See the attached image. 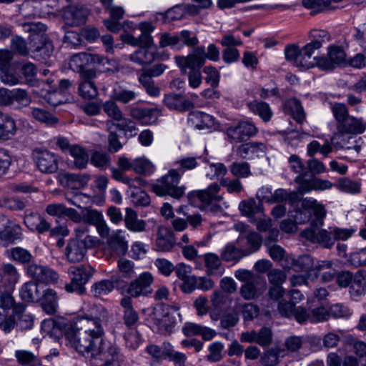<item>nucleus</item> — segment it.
<instances>
[{
    "mask_svg": "<svg viewBox=\"0 0 366 366\" xmlns=\"http://www.w3.org/2000/svg\"><path fill=\"white\" fill-rule=\"evenodd\" d=\"M160 112L157 108L133 107L130 109V115L142 124L149 125L157 121Z\"/></svg>",
    "mask_w": 366,
    "mask_h": 366,
    "instance_id": "28",
    "label": "nucleus"
},
{
    "mask_svg": "<svg viewBox=\"0 0 366 366\" xmlns=\"http://www.w3.org/2000/svg\"><path fill=\"white\" fill-rule=\"evenodd\" d=\"M138 94L136 92L119 86L113 89L111 98L114 101L126 104L135 100Z\"/></svg>",
    "mask_w": 366,
    "mask_h": 366,
    "instance_id": "55",
    "label": "nucleus"
},
{
    "mask_svg": "<svg viewBox=\"0 0 366 366\" xmlns=\"http://www.w3.org/2000/svg\"><path fill=\"white\" fill-rule=\"evenodd\" d=\"M68 345L77 352L84 355L90 353L93 356L94 350H97L106 342H101L93 338L92 336L78 328L76 330L68 332L65 335Z\"/></svg>",
    "mask_w": 366,
    "mask_h": 366,
    "instance_id": "5",
    "label": "nucleus"
},
{
    "mask_svg": "<svg viewBox=\"0 0 366 366\" xmlns=\"http://www.w3.org/2000/svg\"><path fill=\"white\" fill-rule=\"evenodd\" d=\"M337 187L344 192L350 194H358L361 192V184L360 182L346 177L340 178L338 180Z\"/></svg>",
    "mask_w": 366,
    "mask_h": 366,
    "instance_id": "63",
    "label": "nucleus"
},
{
    "mask_svg": "<svg viewBox=\"0 0 366 366\" xmlns=\"http://www.w3.org/2000/svg\"><path fill=\"white\" fill-rule=\"evenodd\" d=\"M189 121H191L199 129L209 128L214 124V118L206 113L202 112H194L189 114Z\"/></svg>",
    "mask_w": 366,
    "mask_h": 366,
    "instance_id": "53",
    "label": "nucleus"
},
{
    "mask_svg": "<svg viewBox=\"0 0 366 366\" xmlns=\"http://www.w3.org/2000/svg\"><path fill=\"white\" fill-rule=\"evenodd\" d=\"M153 282L152 275L145 272L141 274L137 278L132 281L127 289L128 297L131 298L140 296H147L152 292L151 285Z\"/></svg>",
    "mask_w": 366,
    "mask_h": 366,
    "instance_id": "16",
    "label": "nucleus"
},
{
    "mask_svg": "<svg viewBox=\"0 0 366 366\" xmlns=\"http://www.w3.org/2000/svg\"><path fill=\"white\" fill-rule=\"evenodd\" d=\"M176 243L173 232L165 227H159L157 232L156 246L158 250L170 251Z\"/></svg>",
    "mask_w": 366,
    "mask_h": 366,
    "instance_id": "35",
    "label": "nucleus"
},
{
    "mask_svg": "<svg viewBox=\"0 0 366 366\" xmlns=\"http://www.w3.org/2000/svg\"><path fill=\"white\" fill-rule=\"evenodd\" d=\"M89 178L87 174L65 173L60 176L59 180L64 187L75 189L85 187Z\"/></svg>",
    "mask_w": 366,
    "mask_h": 366,
    "instance_id": "31",
    "label": "nucleus"
},
{
    "mask_svg": "<svg viewBox=\"0 0 366 366\" xmlns=\"http://www.w3.org/2000/svg\"><path fill=\"white\" fill-rule=\"evenodd\" d=\"M34 162L36 168L44 174H54L59 168L57 156L47 149H36L33 152Z\"/></svg>",
    "mask_w": 366,
    "mask_h": 366,
    "instance_id": "10",
    "label": "nucleus"
},
{
    "mask_svg": "<svg viewBox=\"0 0 366 366\" xmlns=\"http://www.w3.org/2000/svg\"><path fill=\"white\" fill-rule=\"evenodd\" d=\"M3 229L0 230V246L6 247L21 239V227L4 217Z\"/></svg>",
    "mask_w": 366,
    "mask_h": 366,
    "instance_id": "22",
    "label": "nucleus"
},
{
    "mask_svg": "<svg viewBox=\"0 0 366 366\" xmlns=\"http://www.w3.org/2000/svg\"><path fill=\"white\" fill-rule=\"evenodd\" d=\"M287 261L290 264L288 267L292 268L296 272L308 271L311 269L315 270V264L310 255L304 254L298 258L289 257Z\"/></svg>",
    "mask_w": 366,
    "mask_h": 366,
    "instance_id": "43",
    "label": "nucleus"
},
{
    "mask_svg": "<svg viewBox=\"0 0 366 366\" xmlns=\"http://www.w3.org/2000/svg\"><path fill=\"white\" fill-rule=\"evenodd\" d=\"M102 109L104 113L112 120L116 122H123L124 121H130L124 117V114L120 107L112 98L110 100L106 101L103 105Z\"/></svg>",
    "mask_w": 366,
    "mask_h": 366,
    "instance_id": "52",
    "label": "nucleus"
},
{
    "mask_svg": "<svg viewBox=\"0 0 366 366\" xmlns=\"http://www.w3.org/2000/svg\"><path fill=\"white\" fill-rule=\"evenodd\" d=\"M287 107L290 109L293 119L300 124H302L305 119V114L300 100L291 99L287 102Z\"/></svg>",
    "mask_w": 366,
    "mask_h": 366,
    "instance_id": "62",
    "label": "nucleus"
},
{
    "mask_svg": "<svg viewBox=\"0 0 366 366\" xmlns=\"http://www.w3.org/2000/svg\"><path fill=\"white\" fill-rule=\"evenodd\" d=\"M203 52L202 49H194L187 56L174 57L175 63L182 74L187 73V69L190 70L188 74L189 84L194 89L199 87L202 83L200 68L204 65Z\"/></svg>",
    "mask_w": 366,
    "mask_h": 366,
    "instance_id": "1",
    "label": "nucleus"
},
{
    "mask_svg": "<svg viewBox=\"0 0 366 366\" xmlns=\"http://www.w3.org/2000/svg\"><path fill=\"white\" fill-rule=\"evenodd\" d=\"M204 265L208 275H221L223 272L221 259L214 253H206L203 256Z\"/></svg>",
    "mask_w": 366,
    "mask_h": 366,
    "instance_id": "46",
    "label": "nucleus"
},
{
    "mask_svg": "<svg viewBox=\"0 0 366 366\" xmlns=\"http://www.w3.org/2000/svg\"><path fill=\"white\" fill-rule=\"evenodd\" d=\"M54 51L52 42L44 39L40 46H38L33 51L34 58L39 61H44L49 58Z\"/></svg>",
    "mask_w": 366,
    "mask_h": 366,
    "instance_id": "60",
    "label": "nucleus"
},
{
    "mask_svg": "<svg viewBox=\"0 0 366 366\" xmlns=\"http://www.w3.org/2000/svg\"><path fill=\"white\" fill-rule=\"evenodd\" d=\"M27 274L37 282L54 283L58 280V274L51 268L41 264L31 263L26 268Z\"/></svg>",
    "mask_w": 366,
    "mask_h": 366,
    "instance_id": "18",
    "label": "nucleus"
},
{
    "mask_svg": "<svg viewBox=\"0 0 366 366\" xmlns=\"http://www.w3.org/2000/svg\"><path fill=\"white\" fill-rule=\"evenodd\" d=\"M346 54L340 46L328 47L327 56L315 57L317 66L323 71H331L345 63Z\"/></svg>",
    "mask_w": 366,
    "mask_h": 366,
    "instance_id": "8",
    "label": "nucleus"
},
{
    "mask_svg": "<svg viewBox=\"0 0 366 366\" xmlns=\"http://www.w3.org/2000/svg\"><path fill=\"white\" fill-rule=\"evenodd\" d=\"M120 305L123 307L124 322L128 327L134 326L139 320V315L133 308V301L130 297H124L120 300Z\"/></svg>",
    "mask_w": 366,
    "mask_h": 366,
    "instance_id": "38",
    "label": "nucleus"
},
{
    "mask_svg": "<svg viewBox=\"0 0 366 366\" xmlns=\"http://www.w3.org/2000/svg\"><path fill=\"white\" fill-rule=\"evenodd\" d=\"M138 79L147 95L151 97H158L160 95L159 86L150 76L140 74Z\"/></svg>",
    "mask_w": 366,
    "mask_h": 366,
    "instance_id": "59",
    "label": "nucleus"
},
{
    "mask_svg": "<svg viewBox=\"0 0 366 366\" xmlns=\"http://www.w3.org/2000/svg\"><path fill=\"white\" fill-rule=\"evenodd\" d=\"M315 276L321 277L324 282H330L333 280L337 275V270L333 267V262L331 260L318 261L315 267Z\"/></svg>",
    "mask_w": 366,
    "mask_h": 366,
    "instance_id": "37",
    "label": "nucleus"
},
{
    "mask_svg": "<svg viewBox=\"0 0 366 366\" xmlns=\"http://www.w3.org/2000/svg\"><path fill=\"white\" fill-rule=\"evenodd\" d=\"M58 300L56 291L50 288L43 290L39 300L43 311L49 315H55L59 307Z\"/></svg>",
    "mask_w": 366,
    "mask_h": 366,
    "instance_id": "30",
    "label": "nucleus"
},
{
    "mask_svg": "<svg viewBox=\"0 0 366 366\" xmlns=\"http://www.w3.org/2000/svg\"><path fill=\"white\" fill-rule=\"evenodd\" d=\"M10 258L20 264H31L34 257L29 250L16 247L10 249Z\"/></svg>",
    "mask_w": 366,
    "mask_h": 366,
    "instance_id": "58",
    "label": "nucleus"
},
{
    "mask_svg": "<svg viewBox=\"0 0 366 366\" xmlns=\"http://www.w3.org/2000/svg\"><path fill=\"white\" fill-rule=\"evenodd\" d=\"M1 276V286L8 290H13L15 285L19 282L20 274L15 266L6 263L0 268Z\"/></svg>",
    "mask_w": 366,
    "mask_h": 366,
    "instance_id": "29",
    "label": "nucleus"
},
{
    "mask_svg": "<svg viewBox=\"0 0 366 366\" xmlns=\"http://www.w3.org/2000/svg\"><path fill=\"white\" fill-rule=\"evenodd\" d=\"M247 256L242 246L237 244V241L227 243L222 249L221 259L225 262H239L242 257Z\"/></svg>",
    "mask_w": 366,
    "mask_h": 366,
    "instance_id": "36",
    "label": "nucleus"
},
{
    "mask_svg": "<svg viewBox=\"0 0 366 366\" xmlns=\"http://www.w3.org/2000/svg\"><path fill=\"white\" fill-rule=\"evenodd\" d=\"M301 236L314 244H318L325 249H330L334 244L332 227L327 229L306 228L301 232Z\"/></svg>",
    "mask_w": 366,
    "mask_h": 366,
    "instance_id": "11",
    "label": "nucleus"
},
{
    "mask_svg": "<svg viewBox=\"0 0 366 366\" xmlns=\"http://www.w3.org/2000/svg\"><path fill=\"white\" fill-rule=\"evenodd\" d=\"M199 161L208 163V161L202 157H183L176 162L179 165V168L177 169L182 175L187 170L195 169L199 165Z\"/></svg>",
    "mask_w": 366,
    "mask_h": 366,
    "instance_id": "57",
    "label": "nucleus"
},
{
    "mask_svg": "<svg viewBox=\"0 0 366 366\" xmlns=\"http://www.w3.org/2000/svg\"><path fill=\"white\" fill-rule=\"evenodd\" d=\"M97 71H84L81 74L78 91L79 95L85 99H92L98 96V89L94 82Z\"/></svg>",
    "mask_w": 366,
    "mask_h": 366,
    "instance_id": "17",
    "label": "nucleus"
},
{
    "mask_svg": "<svg viewBox=\"0 0 366 366\" xmlns=\"http://www.w3.org/2000/svg\"><path fill=\"white\" fill-rule=\"evenodd\" d=\"M95 244L96 238L90 235H86L84 239H69L64 249L66 259L70 263L80 262L84 259L87 249L93 247Z\"/></svg>",
    "mask_w": 366,
    "mask_h": 366,
    "instance_id": "7",
    "label": "nucleus"
},
{
    "mask_svg": "<svg viewBox=\"0 0 366 366\" xmlns=\"http://www.w3.org/2000/svg\"><path fill=\"white\" fill-rule=\"evenodd\" d=\"M295 182L298 184L297 189L300 194L310 192L312 190L323 191L330 189L333 184L327 179L320 178L304 179L302 176H297Z\"/></svg>",
    "mask_w": 366,
    "mask_h": 366,
    "instance_id": "21",
    "label": "nucleus"
},
{
    "mask_svg": "<svg viewBox=\"0 0 366 366\" xmlns=\"http://www.w3.org/2000/svg\"><path fill=\"white\" fill-rule=\"evenodd\" d=\"M241 303L237 300L232 308V312H228L222 315L220 320L222 327L227 329L237 325L239 321V312L241 311Z\"/></svg>",
    "mask_w": 366,
    "mask_h": 366,
    "instance_id": "56",
    "label": "nucleus"
},
{
    "mask_svg": "<svg viewBox=\"0 0 366 366\" xmlns=\"http://www.w3.org/2000/svg\"><path fill=\"white\" fill-rule=\"evenodd\" d=\"M108 59L102 55L90 53H80L72 56L70 66L79 74L84 71H96L94 69L87 68L89 64H104Z\"/></svg>",
    "mask_w": 366,
    "mask_h": 366,
    "instance_id": "12",
    "label": "nucleus"
},
{
    "mask_svg": "<svg viewBox=\"0 0 366 366\" xmlns=\"http://www.w3.org/2000/svg\"><path fill=\"white\" fill-rule=\"evenodd\" d=\"M97 313L95 315H86L80 320L81 329L88 333L93 338L101 342H105L104 326L109 320V313L103 307H97Z\"/></svg>",
    "mask_w": 366,
    "mask_h": 366,
    "instance_id": "4",
    "label": "nucleus"
},
{
    "mask_svg": "<svg viewBox=\"0 0 366 366\" xmlns=\"http://www.w3.org/2000/svg\"><path fill=\"white\" fill-rule=\"evenodd\" d=\"M257 132L256 127L248 122H240L235 126H231L226 130L228 141L230 143H239L248 140Z\"/></svg>",
    "mask_w": 366,
    "mask_h": 366,
    "instance_id": "15",
    "label": "nucleus"
},
{
    "mask_svg": "<svg viewBox=\"0 0 366 366\" xmlns=\"http://www.w3.org/2000/svg\"><path fill=\"white\" fill-rule=\"evenodd\" d=\"M118 166L122 170H133L137 174L150 175L154 170L153 164L144 157L134 159L122 156L119 158Z\"/></svg>",
    "mask_w": 366,
    "mask_h": 366,
    "instance_id": "14",
    "label": "nucleus"
},
{
    "mask_svg": "<svg viewBox=\"0 0 366 366\" xmlns=\"http://www.w3.org/2000/svg\"><path fill=\"white\" fill-rule=\"evenodd\" d=\"M266 147L263 143L252 142L241 144L237 149V154L242 159H246L250 154L264 153Z\"/></svg>",
    "mask_w": 366,
    "mask_h": 366,
    "instance_id": "51",
    "label": "nucleus"
},
{
    "mask_svg": "<svg viewBox=\"0 0 366 366\" xmlns=\"http://www.w3.org/2000/svg\"><path fill=\"white\" fill-rule=\"evenodd\" d=\"M16 132L15 120L7 114H0V139H11Z\"/></svg>",
    "mask_w": 366,
    "mask_h": 366,
    "instance_id": "45",
    "label": "nucleus"
},
{
    "mask_svg": "<svg viewBox=\"0 0 366 366\" xmlns=\"http://www.w3.org/2000/svg\"><path fill=\"white\" fill-rule=\"evenodd\" d=\"M302 206L305 210L312 211L315 217V219L312 222V227L323 226L327 211L322 203L312 197H306L302 199Z\"/></svg>",
    "mask_w": 366,
    "mask_h": 366,
    "instance_id": "26",
    "label": "nucleus"
},
{
    "mask_svg": "<svg viewBox=\"0 0 366 366\" xmlns=\"http://www.w3.org/2000/svg\"><path fill=\"white\" fill-rule=\"evenodd\" d=\"M348 134L338 131L332 135L330 142L336 149H347L355 150L359 153L361 149V138H357L356 136L350 135Z\"/></svg>",
    "mask_w": 366,
    "mask_h": 366,
    "instance_id": "19",
    "label": "nucleus"
},
{
    "mask_svg": "<svg viewBox=\"0 0 366 366\" xmlns=\"http://www.w3.org/2000/svg\"><path fill=\"white\" fill-rule=\"evenodd\" d=\"M261 286H264V283L260 277L246 282L240 288V295L246 300H254L262 293Z\"/></svg>",
    "mask_w": 366,
    "mask_h": 366,
    "instance_id": "42",
    "label": "nucleus"
},
{
    "mask_svg": "<svg viewBox=\"0 0 366 366\" xmlns=\"http://www.w3.org/2000/svg\"><path fill=\"white\" fill-rule=\"evenodd\" d=\"M89 11L84 6H70L63 13V20L67 26H79L86 21Z\"/></svg>",
    "mask_w": 366,
    "mask_h": 366,
    "instance_id": "23",
    "label": "nucleus"
},
{
    "mask_svg": "<svg viewBox=\"0 0 366 366\" xmlns=\"http://www.w3.org/2000/svg\"><path fill=\"white\" fill-rule=\"evenodd\" d=\"M124 233V232L119 229L108 237L106 251L109 253L110 256H123L127 252L128 241Z\"/></svg>",
    "mask_w": 366,
    "mask_h": 366,
    "instance_id": "20",
    "label": "nucleus"
},
{
    "mask_svg": "<svg viewBox=\"0 0 366 366\" xmlns=\"http://www.w3.org/2000/svg\"><path fill=\"white\" fill-rule=\"evenodd\" d=\"M31 99L28 92L22 89H12L11 106L16 104V107L21 108L27 107Z\"/></svg>",
    "mask_w": 366,
    "mask_h": 366,
    "instance_id": "61",
    "label": "nucleus"
},
{
    "mask_svg": "<svg viewBox=\"0 0 366 366\" xmlns=\"http://www.w3.org/2000/svg\"><path fill=\"white\" fill-rule=\"evenodd\" d=\"M366 289V272L364 270L357 271L355 275L352 274V282L350 285V292L356 296L362 295Z\"/></svg>",
    "mask_w": 366,
    "mask_h": 366,
    "instance_id": "54",
    "label": "nucleus"
},
{
    "mask_svg": "<svg viewBox=\"0 0 366 366\" xmlns=\"http://www.w3.org/2000/svg\"><path fill=\"white\" fill-rule=\"evenodd\" d=\"M247 106L250 112L257 114L264 122L269 121L272 116L269 105L264 102L254 100L247 102Z\"/></svg>",
    "mask_w": 366,
    "mask_h": 366,
    "instance_id": "48",
    "label": "nucleus"
},
{
    "mask_svg": "<svg viewBox=\"0 0 366 366\" xmlns=\"http://www.w3.org/2000/svg\"><path fill=\"white\" fill-rule=\"evenodd\" d=\"M220 185L218 183H212L204 189L195 190L188 193L187 199L190 204L202 209H209L212 212H217L222 210V207L217 202L222 200V197L218 193Z\"/></svg>",
    "mask_w": 366,
    "mask_h": 366,
    "instance_id": "2",
    "label": "nucleus"
},
{
    "mask_svg": "<svg viewBox=\"0 0 366 366\" xmlns=\"http://www.w3.org/2000/svg\"><path fill=\"white\" fill-rule=\"evenodd\" d=\"M114 287V279H104L94 283L91 287V292L94 297L102 298L112 292Z\"/></svg>",
    "mask_w": 366,
    "mask_h": 366,
    "instance_id": "49",
    "label": "nucleus"
},
{
    "mask_svg": "<svg viewBox=\"0 0 366 366\" xmlns=\"http://www.w3.org/2000/svg\"><path fill=\"white\" fill-rule=\"evenodd\" d=\"M42 290L36 282H28L24 284L20 290V296L25 302H39Z\"/></svg>",
    "mask_w": 366,
    "mask_h": 366,
    "instance_id": "40",
    "label": "nucleus"
},
{
    "mask_svg": "<svg viewBox=\"0 0 366 366\" xmlns=\"http://www.w3.org/2000/svg\"><path fill=\"white\" fill-rule=\"evenodd\" d=\"M182 174L177 169H171L152 185V191L158 196H170L179 199L184 196L186 187L178 186Z\"/></svg>",
    "mask_w": 366,
    "mask_h": 366,
    "instance_id": "3",
    "label": "nucleus"
},
{
    "mask_svg": "<svg viewBox=\"0 0 366 366\" xmlns=\"http://www.w3.org/2000/svg\"><path fill=\"white\" fill-rule=\"evenodd\" d=\"M94 272V268L89 264H81L69 269V273L72 275L71 278L84 287L93 276Z\"/></svg>",
    "mask_w": 366,
    "mask_h": 366,
    "instance_id": "39",
    "label": "nucleus"
},
{
    "mask_svg": "<svg viewBox=\"0 0 366 366\" xmlns=\"http://www.w3.org/2000/svg\"><path fill=\"white\" fill-rule=\"evenodd\" d=\"M320 49V44L316 42L312 44L309 42L305 44L302 49H300V61L299 64L302 66V68L310 69L316 65V60L312 61V57L315 51Z\"/></svg>",
    "mask_w": 366,
    "mask_h": 366,
    "instance_id": "44",
    "label": "nucleus"
},
{
    "mask_svg": "<svg viewBox=\"0 0 366 366\" xmlns=\"http://www.w3.org/2000/svg\"><path fill=\"white\" fill-rule=\"evenodd\" d=\"M162 55L149 47H140L129 55V59L139 65L150 64L155 60L162 59Z\"/></svg>",
    "mask_w": 366,
    "mask_h": 366,
    "instance_id": "27",
    "label": "nucleus"
},
{
    "mask_svg": "<svg viewBox=\"0 0 366 366\" xmlns=\"http://www.w3.org/2000/svg\"><path fill=\"white\" fill-rule=\"evenodd\" d=\"M69 154L74 158V165L76 168L79 169L86 168L89 157L85 148L79 144H74Z\"/></svg>",
    "mask_w": 366,
    "mask_h": 366,
    "instance_id": "47",
    "label": "nucleus"
},
{
    "mask_svg": "<svg viewBox=\"0 0 366 366\" xmlns=\"http://www.w3.org/2000/svg\"><path fill=\"white\" fill-rule=\"evenodd\" d=\"M124 361L120 348L110 342H105L94 350V354L89 358L91 366H122Z\"/></svg>",
    "mask_w": 366,
    "mask_h": 366,
    "instance_id": "6",
    "label": "nucleus"
},
{
    "mask_svg": "<svg viewBox=\"0 0 366 366\" xmlns=\"http://www.w3.org/2000/svg\"><path fill=\"white\" fill-rule=\"evenodd\" d=\"M106 127L109 133L108 136V151L111 153H115L122 147V144L119 141L118 135L116 133L117 129L132 132L136 129L131 121L114 123L112 120H107L106 122Z\"/></svg>",
    "mask_w": 366,
    "mask_h": 366,
    "instance_id": "13",
    "label": "nucleus"
},
{
    "mask_svg": "<svg viewBox=\"0 0 366 366\" xmlns=\"http://www.w3.org/2000/svg\"><path fill=\"white\" fill-rule=\"evenodd\" d=\"M163 103L168 109L179 112H185L194 107L193 102L180 94L173 92L164 95Z\"/></svg>",
    "mask_w": 366,
    "mask_h": 366,
    "instance_id": "24",
    "label": "nucleus"
},
{
    "mask_svg": "<svg viewBox=\"0 0 366 366\" xmlns=\"http://www.w3.org/2000/svg\"><path fill=\"white\" fill-rule=\"evenodd\" d=\"M31 114L35 119L46 125L54 126L58 123V119L44 109L34 108Z\"/></svg>",
    "mask_w": 366,
    "mask_h": 366,
    "instance_id": "64",
    "label": "nucleus"
},
{
    "mask_svg": "<svg viewBox=\"0 0 366 366\" xmlns=\"http://www.w3.org/2000/svg\"><path fill=\"white\" fill-rule=\"evenodd\" d=\"M182 330L187 337L201 335L202 339L206 341L212 340L216 335V332L214 330L192 322H186Z\"/></svg>",
    "mask_w": 366,
    "mask_h": 366,
    "instance_id": "32",
    "label": "nucleus"
},
{
    "mask_svg": "<svg viewBox=\"0 0 366 366\" xmlns=\"http://www.w3.org/2000/svg\"><path fill=\"white\" fill-rule=\"evenodd\" d=\"M237 244L242 246L247 256L257 251L262 244V238L255 232L242 233L237 239Z\"/></svg>",
    "mask_w": 366,
    "mask_h": 366,
    "instance_id": "25",
    "label": "nucleus"
},
{
    "mask_svg": "<svg viewBox=\"0 0 366 366\" xmlns=\"http://www.w3.org/2000/svg\"><path fill=\"white\" fill-rule=\"evenodd\" d=\"M26 307L19 303L14 307L12 317L14 318L15 325L21 330H30L34 325V317L31 314L25 313Z\"/></svg>",
    "mask_w": 366,
    "mask_h": 366,
    "instance_id": "34",
    "label": "nucleus"
},
{
    "mask_svg": "<svg viewBox=\"0 0 366 366\" xmlns=\"http://www.w3.org/2000/svg\"><path fill=\"white\" fill-rule=\"evenodd\" d=\"M366 124L362 119L350 116L341 124H337V129L355 136L365 132Z\"/></svg>",
    "mask_w": 366,
    "mask_h": 366,
    "instance_id": "33",
    "label": "nucleus"
},
{
    "mask_svg": "<svg viewBox=\"0 0 366 366\" xmlns=\"http://www.w3.org/2000/svg\"><path fill=\"white\" fill-rule=\"evenodd\" d=\"M125 227L131 232H142L146 229V222L138 219L137 213L131 208L126 209L124 219Z\"/></svg>",
    "mask_w": 366,
    "mask_h": 366,
    "instance_id": "41",
    "label": "nucleus"
},
{
    "mask_svg": "<svg viewBox=\"0 0 366 366\" xmlns=\"http://www.w3.org/2000/svg\"><path fill=\"white\" fill-rule=\"evenodd\" d=\"M239 209L243 215L251 217L256 214L262 213L263 204L261 202L256 201L254 199H249L240 202Z\"/></svg>",
    "mask_w": 366,
    "mask_h": 366,
    "instance_id": "50",
    "label": "nucleus"
},
{
    "mask_svg": "<svg viewBox=\"0 0 366 366\" xmlns=\"http://www.w3.org/2000/svg\"><path fill=\"white\" fill-rule=\"evenodd\" d=\"M141 34L138 37L124 32L121 34V39L126 44L133 46L149 47L154 44L153 37L151 33L154 30V26L149 22H142L139 24Z\"/></svg>",
    "mask_w": 366,
    "mask_h": 366,
    "instance_id": "9",
    "label": "nucleus"
}]
</instances>
